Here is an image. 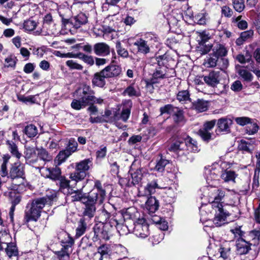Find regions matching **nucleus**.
I'll return each instance as SVG.
<instances>
[{
	"label": "nucleus",
	"mask_w": 260,
	"mask_h": 260,
	"mask_svg": "<svg viewBox=\"0 0 260 260\" xmlns=\"http://www.w3.org/2000/svg\"><path fill=\"white\" fill-rule=\"evenodd\" d=\"M132 183L135 185L138 184L142 177L141 171L137 170L134 173H132Z\"/></svg>",
	"instance_id": "nucleus-56"
},
{
	"label": "nucleus",
	"mask_w": 260,
	"mask_h": 260,
	"mask_svg": "<svg viewBox=\"0 0 260 260\" xmlns=\"http://www.w3.org/2000/svg\"><path fill=\"white\" fill-rule=\"evenodd\" d=\"M205 176L207 183L212 186L213 183H211L212 181H216L218 178V171L214 168L207 169L205 171Z\"/></svg>",
	"instance_id": "nucleus-25"
},
{
	"label": "nucleus",
	"mask_w": 260,
	"mask_h": 260,
	"mask_svg": "<svg viewBox=\"0 0 260 260\" xmlns=\"http://www.w3.org/2000/svg\"><path fill=\"white\" fill-rule=\"evenodd\" d=\"M102 70L103 75H104L107 78L117 77L121 73V67L115 64H110Z\"/></svg>",
	"instance_id": "nucleus-21"
},
{
	"label": "nucleus",
	"mask_w": 260,
	"mask_h": 260,
	"mask_svg": "<svg viewBox=\"0 0 260 260\" xmlns=\"http://www.w3.org/2000/svg\"><path fill=\"white\" fill-rule=\"evenodd\" d=\"M206 16L205 13H199L194 17V21L200 25H205L207 21Z\"/></svg>",
	"instance_id": "nucleus-53"
},
{
	"label": "nucleus",
	"mask_w": 260,
	"mask_h": 260,
	"mask_svg": "<svg viewBox=\"0 0 260 260\" xmlns=\"http://www.w3.org/2000/svg\"><path fill=\"white\" fill-rule=\"evenodd\" d=\"M37 26V23L32 20H27L24 21L23 24L24 28L27 31L33 30Z\"/></svg>",
	"instance_id": "nucleus-58"
},
{
	"label": "nucleus",
	"mask_w": 260,
	"mask_h": 260,
	"mask_svg": "<svg viewBox=\"0 0 260 260\" xmlns=\"http://www.w3.org/2000/svg\"><path fill=\"white\" fill-rule=\"evenodd\" d=\"M86 228L87 223L85 222V218H81L78 222V226L76 230V237L79 238L82 236L85 232Z\"/></svg>",
	"instance_id": "nucleus-33"
},
{
	"label": "nucleus",
	"mask_w": 260,
	"mask_h": 260,
	"mask_svg": "<svg viewBox=\"0 0 260 260\" xmlns=\"http://www.w3.org/2000/svg\"><path fill=\"white\" fill-rule=\"evenodd\" d=\"M193 109L200 112L206 111L208 109V104L207 101L198 99L192 103Z\"/></svg>",
	"instance_id": "nucleus-31"
},
{
	"label": "nucleus",
	"mask_w": 260,
	"mask_h": 260,
	"mask_svg": "<svg viewBox=\"0 0 260 260\" xmlns=\"http://www.w3.org/2000/svg\"><path fill=\"white\" fill-rule=\"evenodd\" d=\"M38 168L42 176L52 180L56 181L61 176V170L57 166L52 168L41 167Z\"/></svg>",
	"instance_id": "nucleus-10"
},
{
	"label": "nucleus",
	"mask_w": 260,
	"mask_h": 260,
	"mask_svg": "<svg viewBox=\"0 0 260 260\" xmlns=\"http://www.w3.org/2000/svg\"><path fill=\"white\" fill-rule=\"evenodd\" d=\"M71 155L67 150L61 151L57 155L58 161L60 162H63Z\"/></svg>",
	"instance_id": "nucleus-64"
},
{
	"label": "nucleus",
	"mask_w": 260,
	"mask_h": 260,
	"mask_svg": "<svg viewBox=\"0 0 260 260\" xmlns=\"http://www.w3.org/2000/svg\"><path fill=\"white\" fill-rule=\"evenodd\" d=\"M10 158V156L9 155H4L3 157V162L1 166L0 169V175L2 177H5L8 176L9 173H8V171L7 169V164L9 162V160Z\"/></svg>",
	"instance_id": "nucleus-32"
},
{
	"label": "nucleus",
	"mask_w": 260,
	"mask_h": 260,
	"mask_svg": "<svg viewBox=\"0 0 260 260\" xmlns=\"http://www.w3.org/2000/svg\"><path fill=\"white\" fill-rule=\"evenodd\" d=\"M123 94L127 95L129 96H138L139 95L137 91L132 85L128 86L123 91Z\"/></svg>",
	"instance_id": "nucleus-59"
},
{
	"label": "nucleus",
	"mask_w": 260,
	"mask_h": 260,
	"mask_svg": "<svg viewBox=\"0 0 260 260\" xmlns=\"http://www.w3.org/2000/svg\"><path fill=\"white\" fill-rule=\"evenodd\" d=\"M157 64L158 67L156 68L155 71L153 74V78L151 80L152 84L157 82L155 81V79H164L166 77L167 68L165 66L164 61L162 59L158 60Z\"/></svg>",
	"instance_id": "nucleus-17"
},
{
	"label": "nucleus",
	"mask_w": 260,
	"mask_h": 260,
	"mask_svg": "<svg viewBox=\"0 0 260 260\" xmlns=\"http://www.w3.org/2000/svg\"><path fill=\"white\" fill-rule=\"evenodd\" d=\"M85 183L83 182L81 188L77 189V190H74L73 192L70 193L72 195V201H81L82 203L87 200V197H85L81 189L85 186Z\"/></svg>",
	"instance_id": "nucleus-30"
},
{
	"label": "nucleus",
	"mask_w": 260,
	"mask_h": 260,
	"mask_svg": "<svg viewBox=\"0 0 260 260\" xmlns=\"http://www.w3.org/2000/svg\"><path fill=\"white\" fill-rule=\"evenodd\" d=\"M145 207L150 213H153L158 209V201L154 197L151 196L147 200Z\"/></svg>",
	"instance_id": "nucleus-28"
},
{
	"label": "nucleus",
	"mask_w": 260,
	"mask_h": 260,
	"mask_svg": "<svg viewBox=\"0 0 260 260\" xmlns=\"http://www.w3.org/2000/svg\"><path fill=\"white\" fill-rule=\"evenodd\" d=\"M220 177L225 182L234 181L236 175L234 171L226 170L222 172Z\"/></svg>",
	"instance_id": "nucleus-40"
},
{
	"label": "nucleus",
	"mask_w": 260,
	"mask_h": 260,
	"mask_svg": "<svg viewBox=\"0 0 260 260\" xmlns=\"http://www.w3.org/2000/svg\"><path fill=\"white\" fill-rule=\"evenodd\" d=\"M149 46L158 41V38L153 34L151 32H146L144 34L143 38H142Z\"/></svg>",
	"instance_id": "nucleus-44"
},
{
	"label": "nucleus",
	"mask_w": 260,
	"mask_h": 260,
	"mask_svg": "<svg viewBox=\"0 0 260 260\" xmlns=\"http://www.w3.org/2000/svg\"><path fill=\"white\" fill-rule=\"evenodd\" d=\"M239 75L246 81L250 82L253 79V75L245 69H240L238 71Z\"/></svg>",
	"instance_id": "nucleus-52"
},
{
	"label": "nucleus",
	"mask_w": 260,
	"mask_h": 260,
	"mask_svg": "<svg viewBox=\"0 0 260 260\" xmlns=\"http://www.w3.org/2000/svg\"><path fill=\"white\" fill-rule=\"evenodd\" d=\"M161 187L159 186L157 183L156 181L154 180L148 183L145 187L146 193L151 194L155 191L156 188H161Z\"/></svg>",
	"instance_id": "nucleus-46"
},
{
	"label": "nucleus",
	"mask_w": 260,
	"mask_h": 260,
	"mask_svg": "<svg viewBox=\"0 0 260 260\" xmlns=\"http://www.w3.org/2000/svg\"><path fill=\"white\" fill-rule=\"evenodd\" d=\"M198 149L197 142L189 136L185 138L184 141L176 140L169 148L171 151L175 152L182 161H185L187 159L188 151L195 152Z\"/></svg>",
	"instance_id": "nucleus-2"
},
{
	"label": "nucleus",
	"mask_w": 260,
	"mask_h": 260,
	"mask_svg": "<svg viewBox=\"0 0 260 260\" xmlns=\"http://www.w3.org/2000/svg\"><path fill=\"white\" fill-rule=\"evenodd\" d=\"M23 132L29 138H34L38 133L37 127L33 124H29L25 126Z\"/></svg>",
	"instance_id": "nucleus-41"
},
{
	"label": "nucleus",
	"mask_w": 260,
	"mask_h": 260,
	"mask_svg": "<svg viewBox=\"0 0 260 260\" xmlns=\"http://www.w3.org/2000/svg\"><path fill=\"white\" fill-rule=\"evenodd\" d=\"M109 224L108 228H110L111 230L114 227L116 228L117 231L119 230V229L120 226H121V225L119 224L118 220L116 218V214L114 213L112 214V217L108 219V221L105 223L104 224ZM122 226L124 228H127L126 226L122 225Z\"/></svg>",
	"instance_id": "nucleus-37"
},
{
	"label": "nucleus",
	"mask_w": 260,
	"mask_h": 260,
	"mask_svg": "<svg viewBox=\"0 0 260 260\" xmlns=\"http://www.w3.org/2000/svg\"><path fill=\"white\" fill-rule=\"evenodd\" d=\"M177 100L182 103H186L190 101V94L188 90H183L178 92L177 95Z\"/></svg>",
	"instance_id": "nucleus-42"
},
{
	"label": "nucleus",
	"mask_w": 260,
	"mask_h": 260,
	"mask_svg": "<svg viewBox=\"0 0 260 260\" xmlns=\"http://www.w3.org/2000/svg\"><path fill=\"white\" fill-rule=\"evenodd\" d=\"M178 107H174L171 104H168L160 108V112L161 115L164 114H168L172 115L174 114L175 110H177Z\"/></svg>",
	"instance_id": "nucleus-47"
},
{
	"label": "nucleus",
	"mask_w": 260,
	"mask_h": 260,
	"mask_svg": "<svg viewBox=\"0 0 260 260\" xmlns=\"http://www.w3.org/2000/svg\"><path fill=\"white\" fill-rule=\"evenodd\" d=\"M215 212V217L213 222L216 226H220L226 223L227 216H229V213L224 211L222 208H212Z\"/></svg>",
	"instance_id": "nucleus-15"
},
{
	"label": "nucleus",
	"mask_w": 260,
	"mask_h": 260,
	"mask_svg": "<svg viewBox=\"0 0 260 260\" xmlns=\"http://www.w3.org/2000/svg\"><path fill=\"white\" fill-rule=\"evenodd\" d=\"M110 250L107 245H102L98 249V253L100 254L101 256L99 260H103L104 257H107Z\"/></svg>",
	"instance_id": "nucleus-48"
},
{
	"label": "nucleus",
	"mask_w": 260,
	"mask_h": 260,
	"mask_svg": "<svg viewBox=\"0 0 260 260\" xmlns=\"http://www.w3.org/2000/svg\"><path fill=\"white\" fill-rule=\"evenodd\" d=\"M88 196L92 201L98 200L100 204L103 202L106 197V191L102 188V184L100 181H95L94 188L90 192Z\"/></svg>",
	"instance_id": "nucleus-7"
},
{
	"label": "nucleus",
	"mask_w": 260,
	"mask_h": 260,
	"mask_svg": "<svg viewBox=\"0 0 260 260\" xmlns=\"http://www.w3.org/2000/svg\"><path fill=\"white\" fill-rule=\"evenodd\" d=\"M27 186V183L24 178L13 181L12 189L16 191L18 193H21L26 190Z\"/></svg>",
	"instance_id": "nucleus-26"
},
{
	"label": "nucleus",
	"mask_w": 260,
	"mask_h": 260,
	"mask_svg": "<svg viewBox=\"0 0 260 260\" xmlns=\"http://www.w3.org/2000/svg\"><path fill=\"white\" fill-rule=\"evenodd\" d=\"M218 260H231V246L229 242L220 245L217 253Z\"/></svg>",
	"instance_id": "nucleus-13"
},
{
	"label": "nucleus",
	"mask_w": 260,
	"mask_h": 260,
	"mask_svg": "<svg viewBox=\"0 0 260 260\" xmlns=\"http://www.w3.org/2000/svg\"><path fill=\"white\" fill-rule=\"evenodd\" d=\"M233 8L238 12H242L245 7L244 0H232Z\"/></svg>",
	"instance_id": "nucleus-49"
},
{
	"label": "nucleus",
	"mask_w": 260,
	"mask_h": 260,
	"mask_svg": "<svg viewBox=\"0 0 260 260\" xmlns=\"http://www.w3.org/2000/svg\"><path fill=\"white\" fill-rule=\"evenodd\" d=\"M8 178L13 181L25 178L24 165L19 161L14 163L10 170Z\"/></svg>",
	"instance_id": "nucleus-9"
},
{
	"label": "nucleus",
	"mask_w": 260,
	"mask_h": 260,
	"mask_svg": "<svg viewBox=\"0 0 260 260\" xmlns=\"http://www.w3.org/2000/svg\"><path fill=\"white\" fill-rule=\"evenodd\" d=\"M250 241L248 242L243 238H238L236 241V251L238 254L243 255L248 253L251 250Z\"/></svg>",
	"instance_id": "nucleus-20"
},
{
	"label": "nucleus",
	"mask_w": 260,
	"mask_h": 260,
	"mask_svg": "<svg viewBox=\"0 0 260 260\" xmlns=\"http://www.w3.org/2000/svg\"><path fill=\"white\" fill-rule=\"evenodd\" d=\"M116 48L118 55L123 57H127L128 56V53L127 51L125 49L122 48L121 44L120 42L118 41L116 42Z\"/></svg>",
	"instance_id": "nucleus-57"
},
{
	"label": "nucleus",
	"mask_w": 260,
	"mask_h": 260,
	"mask_svg": "<svg viewBox=\"0 0 260 260\" xmlns=\"http://www.w3.org/2000/svg\"><path fill=\"white\" fill-rule=\"evenodd\" d=\"M236 59L241 63H245L246 62H250L251 60V55L248 53L246 52L245 55L239 54L237 56Z\"/></svg>",
	"instance_id": "nucleus-55"
},
{
	"label": "nucleus",
	"mask_w": 260,
	"mask_h": 260,
	"mask_svg": "<svg viewBox=\"0 0 260 260\" xmlns=\"http://www.w3.org/2000/svg\"><path fill=\"white\" fill-rule=\"evenodd\" d=\"M172 116L176 123L184 124L185 122L183 111L180 108H177V110H175Z\"/></svg>",
	"instance_id": "nucleus-36"
},
{
	"label": "nucleus",
	"mask_w": 260,
	"mask_h": 260,
	"mask_svg": "<svg viewBox=\"0 0 260 260\" xmlns=\"http://www.w3.org/2000/svg\"><path fill=\"white\" fill-rule=\"evenodd\" d=\"M203 80L208 85L214 88L219 85L223 88V90L224 88V85L219 84L220 72L219 71H213L210 72L208 75L203 76Z\"/></svg>",
	"instance_id": "nucleus-12"
},
{
	"label": "nucleus",
	"mask_w": 260,
	"mask_h": 260,
	"mask_svg": "<svg viewBox=\"0 0 260 260\" xmlns=\"http://www.w3.org/2000/svg\"><path fill=\"white\" fill-rule=\"evenodd\" d=\"M109 224H95L93 228L94 235L93 239L95 240L102 238L106 240L110 239L112 235L111 230L108 228Z\"/></svg>",
	"instance_id": "nucleus-8"
},
{
	"label": "nucleus",
	"mask_w": 260,
	"mask_h": 260,
	"mask_svg": "<svg viewBox=\"0 0 260 260\" xmlns=\"http://www.w3.org/2000/svg\"><path fill=\"white\" fill-rule=\"evenodd\" d=\"M212 189L213 193L210 200L213 199V200L207 205V206L211 208H222L220 201L225 196L224 191L216 188H212Z\"/></svg>",
	"instance_id": "nucleus-11"
},
{
	"label": "nucleus",
	"mask_w": 260,
	"mask_h": 260,
	"mask_svg": "<svg viewBox=\"0 0 260 260\" xmlns=\"http://www.w3.org/2000/svg\"><path fill=\"white\" fill-rule=\"evenodd\" d=\"M216 124V119L207 121L204 122L203 127L199 131V135L204 141L208 142L213 139L214 135L210 131L214 128Z\"/></svg>",
	"instance_id": "nucleus-5"
},
{
	"label": "nucleus",
	"mask_w": 260,
	"mask_h": 260,
	"mask_svg": "<svg viewBox=\"0 0 260 260\" xmlns=\"http://www.w3.org/2000/svg\"><path fill=\"white\" fill-rule=\"evenodd\" d=\"M72 249H69L62 246L61 249L55 252V254L60 260H69Z\"/></svg>",
	"instance_id": "nucleus-35"
},
{
	"label": "nucleus",
	"mask_w": 260,
	"mask_h": 260,
	"mask_svg": "<svg viewBox=\"0 0 260 260\" xmlns=\"http://www.w3.org/2000/svg\"><path fill=\"white\" fill-rule=\"evenodd\" d=\"M168 163L169 161L167 159L163 158L162 157H160L159 159L156 160V164L153 170L158 172L161 173L165 170V168Z\"/></svg>",
	"instance_id": "nucleus-38"
},
{
	"label": "nucleus",
	"mask_w": 260,
	"mask_h": 260,
	"mask_svg": "<svg viewBox=\"0 0 260 260\" xmlns=\"http://www.w3.org/2000/svg\"><path fill=\"white\" fill-rule=\"evenodd\" d=\"M248 238L252 242L251 245H256L259 243L260 238V231L259 230H253L249 233Z\"/></svg>",
	"instance_id": "nucleus-39"
},
{
	"label": "nucleus",
	"mask_w": 260,
	"mask_h": 260,
	"mask_svg": "<svg viewBox=\"0 0 260 260\" xmlns=\"http://www.w3.org/2000/svg\"><path fill=\"white\" fill-rule=\"evenodd\" d=\"M103 74V70H102L94 75L92 80V82L94 85L100 87H103L105 86L106 84L105 78H108Z\"/></svg>",
	"instance_id": "nucleus-29"
},
{
	"label": "nucleus",
	"mask_w": 260,
	"mask_h": 260,
	"mask_svg": "<svg viewBox=\"0 0 260 260\" xmlns=\"http://www.w3.org/2000/svg\"><path fill=\"white\" fill-rule=\"evenodd\" d=\"M25 158L26 159L34 158L36 157V149L34 147L25 146L24 151Z\"/></svg>",
	"instance_id": "nucleus-45"
},
{
	"label": "nucleus",
	"mask_w": 260,
	"mask_h": 260,
	"mask_svg": "<svg viewBox=\"0 0 260 260\" xmlns=\"http://www.w3.org/2000/svg\"><path fill=\"white\" fill-rule=\"evenodd\" d=\"M92 165L90 158L85 159L76 164L75 170L70 174V178L77 183L82 181L88 175V171Z\"/></svg>",
	"instance_id": "nucleus-4"
},
{
	"label": "nucleus",
	"mask_w": 260,
	"mask_h": 260,
	"mask_svg": "<svg viewBox=\"0 0 260 260\" xmlns=\"http://www.w3.org/2000/svg\"><path fill=\"white\" fill-rule=\"evenodd\" d=\"M131 106L132 103H130L129 107L124 108L122 110L120 118L124 122H126L129 117L131 114L130 108Z\"/></svg>",
	"instance_id": "nucleus-60"
},
{
	"label": "nucleus",
	"mask_w": 260,
	"mask_h": 260,
	"mask_svg": "<svg viewBox=\"0 0 260 260\" xmlns=\"http://www.w3.org/2000/svg\"><path fill=\"white\" fill-rule=\"evenodd\" d=\"M242 16H239L233 19V22L237 23L238 27L241 29H244L247 27L248 24L246 21L241 20Z\"/></svg>",
	"instance_id": "nucleus-54"
},
{
	"label": "nucleus",
	"mask_w": 260,
	"mask_h": 260,
	"mask_svg": "<svg viewBox=\"0 0 260 260\" xmlns=\"http://www.w3.org/2000/svg\"><path fill=\"white\" fill-rule=\"evenodd\" d=\"M57 197L56 191L52 190L42 198L36 199L27 204L25 210L24 219L26 222L37 221L40 217L42 210L46 205H50L55 201Z\"/></svg>",
	"instance_id": "nucleus-1"
},
{
	"label": "nucleus",
	"mask_w": 260,
	"mask_h": 260,
	"mask_svg": "<svg viewBox=\"0 0 260 260\" xmlns=\"http://www.w3.org/2000/svg\"><path fill=\"white\" fill-rule=\"evenodd\" d=\"M258 129V126L256 123L250 121V123L245 127V132L249 135L255 134Z\"/></svg>",
	"instance_id": "nucleus-51"
},
{
	"label": "nucleus",
	"mask_w": 260,
	"mask_h": 260,
	"mask_svg": "<svg viewBox=\"0 0 260 260\" xmlns=\"http://www.w3.org/2000/svg\"><path fill=\"white\" fill-rule=\"evenodd\" d=\"M94 92L88 86H84L82 89V93L80 94L81 100L84 106L92 104Z\"/></svg>",
	"instance_id": "nucleus-16"
},
{
	"label": "nucleus",
	"mask_w": 260,
	"mask_h": 260,
	"mask_svg": "<svg viewBox=\"0 0 260 260\" xmlns=\"http://www.w3.org/2000/svg\"><path fill=\"white\" fill-rule=\"evenodd\" d=\"M93 51L96 55L105 57L110 54V47L106 43L99 42L93 45Z\"/></svg>",
	"instance_id": "nucleus-19"
},
{
	"label": "nucleus",
	"mask_w": 260,
	"mask_h": 260,
	"mask_svg": "<svg viewBox=\"0 0 260 260\" xmlns=\"http://www.w3.org/2000/svg\"><path fill=\"white\" fill-rule=\"evenodd\" d=\"M4 247L6 256L9 260H18L19 251L16 245L14 243L6 242L4 243Z\"/></svg>",
	"instance_id": "nucleus-14"
},
{
	"label": "nucleus",
	"mask_w": 260,
	"mask_h": 260,
	"mask_svg": "<svg viewBox=\"0 0 260 260\" xmlns=\"http://www.w3.org/2000/svg\"><path fill=\"white\" fill-rule=\"evenodd\" d=\"M38 155L40 159L45 161H49L52 159V156L48 151L44 148L37 149Z\"/></svg>",
	"instance_id": "nucleus-43"
},
{
	"label": "nucleus",
	"mask_w": 260,
	"mask_h": 260,
	"mask_svg": "<svg viewBox=\"0 0 260 260\" xmlns=\"http://www.w3.org/2000/svg\"><path fill=\"white\" fill-rule=\"evenodd\" d=\"M70 182V181L63 176L60 177L56 181V185L59 187V190L64 194L70 193L71 188Z\"/></svg>",
	"instance_id": "nucleus-22"
},
{
	"label": "nucleus",
	"mask_w": 260,
	"mask_h": 260,
	"mask_svg": "<svg viewBox=\"0 0 260 260\" xmlns=\"http://www.w3.org/2000/svg\"><path fill=\"white\" fill-rule=\"evenodd\" d=\"M134 45L137 47L138 51L144 54H147L150 51V46L142 38L136 40Z\"/></svg>",
	"instance_id": "nucleus-27"
},
{
	"label": "nucleus",
	"mask_w": 260,
	"mask_h": 260,
	"mask_svg": "<svg viewBox=\"0 0 260 260\" xmlns=\"http://www.w3.org/2000/svg\"><path fill=\"white\" fill-rule=\"evenodd\" d=\"M71 106L73 109L76 110H79L82 108L85 107L80 98L79 100L74 99Z\"/></svg>",
	"instance_id": "nucleus-61"
},
{
	"label": "nucleus",
	"mask_w": 260,
	"mask_h": 260,
	"mask_svg": "<svg viewBox=\"0 0 260 260\" xmlns=\"http://www.w3.org/2000/svg\"><path fill=\"white\" fill-rule=\"evenodd\" d=\"M228 50L223 44L216 43L213 46L212 53L218 58H226Z\"/></svg>",
	"instance_id": "nucleus-23"
},
{
	"label": "nucleus",
	"mask_w": 260,
	"mask_h": 260,
	"mask_svg": "<svg viewBox=\"0 0 260 260\" xmlns=\"http://www.w3.org/2000/svg\"><path fill=\"white\" fill-rule=\"evenodd\" d=\"M241 226L237 225L233 229H231L230 231L233 234L235 237H238V238H242V236L244 235V232L241 229Z\"/></svg>",
	"instance_id": "nucleus-63"
},
{
	"label": "nucleus",
	"mask_w": 260,
	"mask_h": 260,
	"mask_svg": "<svg viewBox=\"0 0 260 260\" xmlns=\"http://www.w3.org/2000/svg\"><path fill=\"white\" fill-rule=\"evenodd\" d=\"M229 64L228 58H218L212 53L210 57L208 58L205 62L207 68H214L217 67L221 70H224L228 67Z\"/></svg>",
	"instance_id": "nucleus-6"
},
{
	"label": "nucleus",
	"mask_w": 260,
	"mask_h": 260,
	"mask_svg": "<svg viewBox=\"0 0 260 260\" xmlns=\"http://www.w3.org/2000/svg\"><path fill=\"white\" fill-rule=\"evenodd\" d=\"M232 123L231 119L225 117L221 118L216 121L217 128L219 132H229Z\"/></svg>",
	"instance_id": "nucleus-24"
},
{
	"label": "nucleus",
	"mask_w": 260,
	"mask_h": 260,
	"mask_svg": "<svg viewBox=\"0 0 260 260\" xmlns=\"http://www.w3.org/2000/svg\"><path fill=\"white\" fill-rule=\"evenodd\" d=\"M78 143L76 140L73 138H71L68 142L66 150L68 152H71L72 154L73 153L77 150Z\"/></svg>",
	"instance_id": "nucleus-50"
},
{
	"label": "nucleus",
	"mask_w": 260,
	"mask_h": 260,
	"mask_svg": "<svg viewBox=\"0 0 260 260\" xmlns=\"http://www.w3.org/2000/svg\"><path fill=\"white\" fill-rule=\"evenodd\" d=\"M85 205L84 210L83 213L84 216H87L89 218L93 217L94 215L96 208L95 204L99 203L98 200L92 201L89 196H87V200L83 202Z\"/></svg>",
	"instance_id": "nucleus-18"
},
{
	"label": "nucleus",
	"mask_w": 260,
	"mask_h": 260,
	"mask_svg": "<svg viewBox=\"0 0 260 260\" xmlns=\"http://www.w3.org/2000/svg\"><path fill=\"white\" fill-rule=\"evenodd\" d=\"M66 64L70 69L73 70H82L83 68V66L76 62L73 60H69L66 62Z\"/></svg>",
	"instance_id": "nucleus-62"
},
{
	"label": "nucleus",
	"mask_w": 260,
	"mask_h": 260,
	"mask_svg": "<svg viewBox=\"0 0 260 260\" xmlns=\"http://www.w3.org/2000/svg\"><path fill=\"white\" fill-rule=\"evenodd\" d=\"M123 217L125 219H129L133 221V232L137 237L145 238L149 235L148 223L145 218L140 217L139 212L135 208H128Z\"/></svg>",
	"instance_id": "nucleus-3"
},
{
	"label": "nucleus",
	"mask_w": 260,
	"mask_h": 260,
	"mask_svg": "<svg viewBox=\"0 0 260 260\" xmlns=\"http://www.w3.org/2000/svg\"><path fill=\"white\" fill-rule=\"evenodd\" d=\"M7 144L8 147V149L12 155L18 159L20 158L21 156V154L19 152L16 144L12 141L8 140L7 141Z\"/></svg>",
	"instance_id": "nucleus-34"
}]
</instances>
